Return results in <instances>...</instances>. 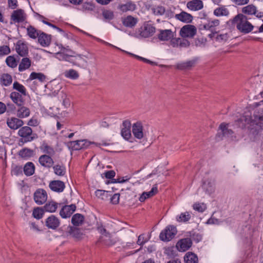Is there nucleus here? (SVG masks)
Listing matches in <instances>:
<instances>
[{
  "mask_svg": "<svg viewBox=\"0 0 263 263\" xmlns=\"http://www.w3.org/2000/svg\"><path fill=\"white\" fill-rule=\"evenodd\" d=\"M197 61L198 58H196L190 61L181 62L176 65V68L181 70H190L195 66Z\"/></svg>",
  "mask_w": 263,
  "mask_h": 263,
  "instance_id": "nucleus-19",
  "label": "nucleus"
},
{
  "mask_svg": "<svg viewBox=\"0 0 263 263\" xmlns=\"http://www.w3.org/2000/svg\"><path fill=\"white\" fill-rule=\"evenodd\" d=\"M35 166L31 162H27L24 167V172L27 176L32 175L34 173Z\"/></svg>",
  "mask_w": 263,
  "mask_h": 263,
  "instance_id": "nucleus-38",
  "label": "nucleus"
},
{
  "mask_svg": "<svg viewBox=\"0 0 263 263\" xmlns=\"http://www.w3.org/2000/svg\"><path fill=\"white\" fill-rule=\"evenodd\" d=\"M41 31L31 25L27 28V35L32 39H36L38 37Z\"/></svg>",
  "mask_w": 263,
  "mask_h": 263,
  "instance_id": "nucleus-37",
  "label": "nucleus"
},
{
  "mask_svg": "<svg viewBox=\"0 0 263 263\" xmlns=\"http://www.w3.org/2000/svg\"><path fill=\"white\" fill-rule=\"evenodd\" d=\"M60 224V221L59 218L53 215L49 216L45 221V226L48 229L52 230L57 229Z\"/></svg>",
  "mask_w": 263,
  "mask_h": 263,
  "instance_id": "nucleus-15",
  "label": "nucleus"
},
{
  "mask_svg": "<svg viewBox=\"0 0 263 263\" xmlns=\"http://www.w3.org/2000/svg\"><path fill=\"white\" fill-rule=\"evenodd\" d=\"M156 31V28L148 22H145L139 30V35L143 37L152 36Z\"/></svg>",
  "mask_w": 263,
  "mask_h": 263,
  "instance_id": "nucleus-6",
  "label": "nucleus"
},
{
  "mask_svg": "<svg viewBox=\"0 0 263 263\" xmlns=\"http://www.w3.org/2000/svg\"><path fill=\"white\" fill-rule=\"evenodd\" d=\"M148 240V239L145 238L144 234H143L139 236L137 243L138 245L142 246Z\"/></svg>",
  "mask_w": 263,
  "mask_h": 263,
  "instance_id": "nucleus-59",
  "label": "nucleus"
},
{
  "mask_svg": "<svg viewBox=\"0 0 263 263\" xmlns=\"http://www.w3.org/2000/svg\"><path fill=\"white\" fill-rule=\"evenodd\" d=\"M138 23L137 18L134 17L131 15H128L122 18V23L126 27L133 28Z\"/></svg>",
  "mask_w": 263,
  "mask_h": 263,
  "instance_id": "nucleus-27",
  "label": "nucleus"
},
{
  "mask_svg": "<svg viewBox=\"0 0 263 263\" xmlns=\"http://www.w3.org/2000/svg\"><path fill=\"white\" fill-rule=\"evenodd\" d=\"M197 33V28L194 25L187 24L183 26L179 31L180 35L183 38H193Z\"/></svg>",
  "mask_w": 263,
  "mask_h": 263,
  "instance_id": "nucleus-4",
  "label": "nucleus"
},
{
  "mask_svg": "<svg viewBox=\"0 0 263 263\" xmlns=\"http://www.w3.org/2000/svg\"><path fill=\"white\" fill-rule=\"evenodd\" d=\"M54 173L59 176H63L66 173L65 167L59 164L54 165L53 167Z\"/></svg>",
  "mask_w": 263,
  "mask_h": 263,
  "instance_id": "nucleus-48",
  "label": "nucleus"
},
{
  "mask_svg": "<svg viewBox=\"0 0 263 263\" xmlns=\"http://www.w3.org/2000/svg\"><path fill=\"white\" fill-rule=\"evenodd\" d=\"M58 204L54 201H50L45 204L44 209L46 212L50 213L54 212L58 208Z\"/></svg>",
  "mask_w": 263,
  "mask_h": 263,
  "instance_id": "nucleus-47",
  "label": "nucleus"
},
{
  "mask_svg": "<svg viewBox=\"0 0 263 263\" xmlns=\"http://www.w3.org/2000/svg\"><path fill=\"white\" fill-rule=\"evenodd\" d=\"M177 232L176 228L169 225L160 234V239L162 241H168L172 240Z\"/></svg>",
  "mask_w": 263,
  "mask_h": 263,
  "instance_id": "nucleus-3",
  "label": "nucleus"
},
{
  "mask_svg": "<svg viewBox=\"0 0 263 263\" xmlns=\"http://www.w3.org/2000/svg\"><path fill=\"white\" fill-rule=\"evenodd\" d=\"M10 53V49L8 46H0V57L7 55Z\"/></svg>",
  "mask_w": 263,
  "mask_h": 263,
  "instance_id": "nucleus-56",
  "label": "nucleus"
},
{
  "mask_svg": "<svg viewBox=\"0 0 263 263\" xmlns=\"http://www.w3.org/2000/svg\"><path fill=\"white\" fill-rule=\"evenodd\" d=\"M12 81V76L8 73H3L0 76V84L3 86H10Z\"/></svg>",
  "mask_w": 263,
  "mask_h": 263,
  "instance_id": "nucleus-30",
  "label": "nucleus"
},
{
  "mask_svg": "<svg viewBox=\"0 0 263 263\" xmlns=\"http://www.w3.org/2000/svg\"><path fill=\"white\" fill-rule=\"evenodd\" d=\"M67 232L72 237L76 239H81L83 235L80 229L71 226L68 227Z\"/></svg>",
  "mask_w": 263,
  "mask_h": 263,
  "instance_id": "nucleus-31",
  "label": "nucleus"
},
{
  "mask_svg": "<svg viewBox=\"0 0 263 263\" xmlns=\"http://www.w3.org/2000/svg\"><path fill=\"white\" fill-rule=\"evenodd\" d=\"M136 8V5L135 4L131 3L128 2L124 5H123L121 6V9L123 11H126L128 10H134Z\"/></svg>",
  "mask_w": 263,
  "mask_h": 263,
  "instance_id": "nucleus-54",
  "label": "nucleus"
},
{
  "mask_svg": "<svg viewBox=\"0 0 263 263\" xmlns=\"http://www.w3.org/2000/svg\"><path fill=\"white\" fill-rule=\"evenodd\" d=\"M193 209L200 212H203L206 209V206L204 203H195L194 204Z\"/></svg>",
  "mask_w": 263,
  "mask_h": 263,
  "instance_id": "nucleus-58",
  "label": "nucleus"
},
{
  "mask_svg": "<svg viewBox=\"0 0 263 263\" xmlns=\"http://www.w3.org/2000/svg\"><path fill=\"white\" fill-rule=\"evenodd\" d=\"M37 38L39 44L43 47H48L51 43V35L42 31Z\"/></svg>",
  "mask_w": 263,
  "mask_h": 263,
  "instance_id": "nucleus-24",
  "label": "nucleus"
},
{
  "mask_svg": "<svg viewBox=\"0 0 263 263\" xmlns=\"http://www.w3.org/2000/svg\"><path fill=\"white\" fill-rule=\"evenodd\" d=\"M76 206L74 204L65 205L61 210L60 214L62 218L69 217L76 211Z\"/></svg>",
  "mask_w": 263,
  "mask_h": 263,
  "instance_id": "nucleus-20",
  "label": "nucleus"
},
{
  "mask_svg": "<svg viewBox=\"0 0 263 263\" xmlns=\"http://www.w3.org/2000/svg\"><path fill=\"white\" fill-rule=\"evenodd\" d=\"M186 7L192 11H198L203 7V3L201 0H192L186 4Z\"/></svg>",
  "mask_w": 263,
  "mask_h": 263,
  "instance_id": "nucleus-23",
  "label": "nucleus"
},
{
  "mask_svg": "<svg viewBox=\"0 0 263 263\" xmlns=\"http://www.w3.org/2000/svg\"><path fill=\"white\" fill-rule=\"evenodd\" d=\"M254 122H256V125L260 128H263V110L258 115H255Z\"/></svg>",
  "mask_w": 263,
  "mask_h": 263,
  "instance_id": "nucleus-52",
  "label": "nucleus"
},
{
  "mask_svg": "<svg viewBox=\"0 0 263 263\" xmlns=\"http://www.w3.org/2000/svg\"><path fill=\"white\" fill-rule=\"evenodd\" d=\"M220 21L218 19L210 20L203 24V28L205 30H213L215 27L219 26Z\"/></svg>",
  "mask_w": 263,
  "mask_h": 263,
  "instance_id": "nucleus-33",
  "label": "nucleus"
},
{
  "mask_svg": "<svg viewBox=\"0 0 263 263\" xmlns=\"http://www.w3.org/2000/svg\"><path fill=\"white\" fill-rule=\"evenodd\" d=\"M69 53V56L68 59H66V61L72 63L73 65L77 66L80 67H83L86 63V61L83 58L81 55L76 57L73 59V56Z\"/></svg>",
  "mask_w": 263,
  "mask_h": 263,
  "instance_id": "nucleus-16",
  "label": "nucleus"
},
{
  "mask_svg": "<svg viewBox=\"0 0 263 263\" xmlns=\"http://www.w3.org/2000/svg\"><path fill=\"white\" fill-rule=\"evenodd\" d=\"M174 32L171 29H160L157 34L158 39L161 41H170L174 36Z\"/></svg>",
  "mask_w": 263,
  "mask_h": 263,
  "instance_id": "nucleus-14",
  "label": "nucleus"
},
{
  "mask_svg": "<svg viewBox=\"0 0 263 263\" xmlns=\"http://www.w3.org/2000/svg\"><path fill=\"white\" fill-rule=\"evenodd\" d=\"M121 51H122V52H124L135 58H136L137 59L139 60H140V61H142L145 63H148L152 65H157V63L156 62H153V61H151L146 58H143L142 57H140L139 55H136L135 54H133V53H132L130 52H129L128 51H125L124 50H122L121 49L120 50Z\"/></svg>",
  "mask_w": 263,
  "mask_h": 263,
  "instance_id": "nucleus-46",
  "label": "nucleus"
},
{
  "mask_svg": "<svg viewBox=\"0 0 263 263\" xmlns=\"http://www.w3.org/2000/svg\"><path fill=\"white\" fill-rule=\"evenodd\" d=\"M214 181L212 179L205 180L202 184V188L208 194H211L214 191L215 185Z\"/></svg>",
  "mask_w": 263,
  "mask_h": 263,
  "instance_id": "nucleus-29",
  "label": "nucleus"
},
{
  "mask_svg": "<svg viewBox=\"0 0 263 263\" xmlns=\"http://www.w3.org/2000/svg\"><path fill=\"white\" fill-rule=\"evenodd\" d=\"M185 263H198V257L197 255L192 252L187 253L184 257Z\"/></svg>",
  "mask_w": 263,
  "mask_h": 263,
  "instance_id": "nucleus-44",
  "label": "nucleus"
},
{
  "mask_svg": "<svg viewBox=\"0 0 263 263\" xmlns=\"http://www.w3.org/2000/svg\"><path fill=\"white\" fill-rule=\"evenodd\" d=\"M73 51L70 49L63 47L61 45V51L58 52L57 54L59 55V59L60 60L65 61L66 59H68L69 56V53H72Z\"/></svg>",
  "mask_w": 263,
  "mask_h": 263,
  "instance_id": "nucleus-35",
  "label": "nucleus"
},
{
  "mask_svg": "<svg viewBox=\"0 0 263 263\" xmlns=\"http://www.w3.org/2000/svg\"><path fill=\"white\" fill-rule=\"evenodd\" d=\"M157 192L158 189L157 186H154L149 192L144 193L146 194L145 195L146 197L148 198L155 195Z\"/></svg>",
  "mask_w": 263,
  "mask_h": 263,
  "instance_id": "nucleus-61",
  "label": "nucleus"
},
{
  "mask_svg": "<svg viewBox=\"0 0 263 263\" xmlns=\"http://www.w3.org/2000/svg\"><path fill=\"white\" fill-rule=\"evenodd\" d=\"M7 124L11 129L16 130L24 125V122L18 118L11 117L7 119Z\"/></svg>",
  "mask_w": 263,
  "mask_h": 263,
  "instance_id": "nucleus-13",
  "label": "nucleus"
},
{
  "mask_svg": "<svg viewBox=\"0 0 263 263\" xmlns=\"http://www.w3.org/2000/svg\"><path fill=\"white\" fill-rule=\"evenodd\" d=\"M90 144H95L98 146L97 143L91 142L87 140H81L71 141L68 143V145L73 151H78L83 148H87Z\"/></svg>",
  "mask_w": 263,
  "mask_h": 263,
  "instance_id": "nucleus-5",
  "label": "nucleus"
},
{
  "mask_svg": "<svg viewBox=\"0 0 263 263\" xmlns=\"http://www.w3.org/2000/svg\"><path fill=\"white\" fill-rule=\"evenodd\" d=\"M23 96V95L16 91H12L10 95L11 100L18 106H21L24 103Z\"/></svg>",
  "mask_w": 263,
  "mask_h": 263,
  "instance_id": "nucleus-28",
  "label": "nucleus"
},
{
  "mask_svg": "<svg viewBox=\"0 0 263 263\" xmlns=\"http://www.w3.org/2000/svg\"><path fill=\"white\" fill-rule=\"evenodd\" d=\"M213 13L214 15L219 17L222 16H228L229 14V10L224 6H222L216 8Z\"/></svg>",
  "mask_w": 263,
  "mask_h": 263,
  "instance_id": "nucleus-36",
  "label": "nucleus"
},
{
  "mask_svg": "<svg viewBox=\"0 0 263 263\" xmlns=\"http://www.w3.org/2000/svg\"><path fill=\"white\" fill-rule=\"evenodd\" d=\"M13 89L17 91L20 94L23 95L24 96L27 95L26 89L22 84H20L17 81H15L13 84Z\"/></svg>",
  "mask_w": 263,
  "mask_h": 263,
  "instance_id": "nucleus-45",
  "label": "nucleus"
},
{
  "mask_svg": "<svg viewBox=\"0 0 263 263\" xmlns=\"http://www.w3.org/2000/svg\"><path fill=\"white\" fill-rule=\"evenodd\" d=\"M46 76L42 73H36L35 72H32L29 77L30 80H34V79H37L40 82H44L45 80Z\"/></svg>",
  "mask_w": 263,
  "mask_h": 263,
  "instance_id": "nucleus-50",
  "label": "nucleus"
},
{
  "mask_svg": "<svg viewBox=\"0 0 263 263\" xmlns=\"http://www.w3.org/2000/svg\"><path fill=\"white\" fill-rule=\"evenodd\" d=\"M63 74L65 78L71 80H77L80 76L79 72L73 69L65 70Z\"/></svg>",
  "mask_w": 263,
  "mask_h": 263,
  "instance_id": "nucleus-34",
  "label": "nucleus"
},
{
  "mask_svg": "<svg viewBox=\"0 0 263 263\" xmlns=\"http://www.w3.org/2000/svg\"><path fill=\"white\" fill-rule=\"evenodd\" d=\"M18 155L23 158L28 159L33 156L34 152L32 149L28 148H24L20 151Z\"/></svg>",
  "mask_w": 263,
  "mask_h": 263,
  "instance_id": "nucleus-43",
  "label": "nucleus"
},
{
  "mask_svg": "<svg viewBox=\"0 0 263 263\" xmlns=\"http://www.w3.org/2000/svg\"><path fill=\"white\" fill-rule=\"evenodd\" d=\"M105 176L106 178L111 179L115 177L116 173L114 171H108L104 173Z\"/></svg>",
  "mask_w": 263,
  "mask_h": 263,
  "instance_id": "nucleus-64",
  "label": "nucleus"
},
{
  "mask_svg": "<svg viewBox=\"0 0 263 263\" xmlns=\"http://www.w3.org/2000/svg\"><path fill=\"white\" fill-rule=\"evenodd\" d=\"M6 62L7 65L11 68H15L17 66V62L13 56H9L6 58Z\"/></svg>",
  "mask_w": 263,
  "mask_h": 263,
  "instance_id": "nucleus-53",
  "label": "nucleus"
},
{
  "mask_svg": "<svg viewBox=\"0 0 263 263\" xmlns=\"http://www.w3.org/2000/svg\"><path fill=\"white\" fill-rule=\"evenodd\" d=\"M30 109L25 107L21 106L17 111V116L20 118H25L28 117L30 115Z\"/></svg>",
  "mask_w": 263,
  "mask_h": 263,
  "instance_id": "nucleus-42",
  "label": "nucleus"
},
{
  "mask_svg": "<svg viewBox=\"0 0 263 263\" xmlns=\"http://www.w3.org/2000/svg\"><path fill=\"white\" fill-rule=\"evenodd\" d=\"M49 187L52 191L61 193L64 191L65 185L64 182L62 181L53 180L50 182Z\"/></svg>",
  "mask_w": 263,
  "mask_h": 263,
  "instance_id": "nucleus-17",
  "label": "nucleus"
},
{
  "mask_svg": "<svg viewBox=\"0 0 263 263\" xmlns=\"http://www.w3.org/2000/svg\"><path fill=\"white\" fill-rule=\"evenodd\" d=\"M120 199V194H115L110 198L111 202L112 204H118L119 202Z\"/></svg>",
  "mask_w": 263,
  "mask_h": 263,
  "instance_id": "nucleus-63",
  "label": "nucleus"
},
{
  "mask_svg": "<svg viewBox=\"0 0 263 263\" xmlns=\"http://www.w3.org/2000/svg\"><path fill=\"white\" fill-rule=\"evenodd\" d=\"M232 23L236 25L237 29L243 34L251 32L254 26L248 21L246 15L239 13L236 15L232 20Z\"/></svg>",
  "mask_w": 263,
  "mask_h": 263,
  "instance_id": "nucleus-1",
  "label": "nucleus"
},
{
  "mask_svg": "<svg viewBox=\"0 0 263 263\" xmlns=\"http://www.w3.org/2000/svg\"><path fill=\"white\" fill-rule=\"evenodd\" d=\"M26 14L24 10L17 9L13 11L11 15V21L14 23L24 22L26 19Z\"/></svg>",
  "mask_w": 263,
  "mask_h": 263,
  "instance_id": "nucleus-9",
  "label": "nucleus"
},
{
  "mask_svg": "<svg viewBox=\"0 0 263 263\" xmlns=\"http://www.w3.org/2000/svg\"><path fill=\"white\" fill-rule=\"evenodd\" d=\"M121 134L126 140H128L131 137V123L129 120H125L122 122L121 126Z\"/></svg>",
  "mask_w": 263,
  "mask_h": 263,
  "instance_id": "nucleus-12",
  "label": "nucleus"
},
{
  "mask_svg": "<svg viewBox=\"0 0 263 263\" xmlns=\"http://www.w3.org/2000/svg\"><path fill=\"white\" fill-rule=\"evenodd\" d=\"M228 124L225 123H222L219 126V129L221 130L223 136H228L232 134L233 131L228 128Z\"/></svg>",
  "mask_w": 263,
  "mask_h": 263,
  "instance_id": "nucleus-51",
  "label": "nucleus"
},
{
  "mask_svg": "<svg viewBox=\"0 0 263 263\" xmlns=\"http://www.w3.org/2000/svg\"><path fill=\"white\" fill-rule=\"evenodd\" d=\"M241 11L243 14L254 15L258 18L263 17V12L258 11L257 7L253 4H250L243 7Z\"/></svg>",
  "mask_w": 263,
  "mask_h": 263,
  "instance_id": "nucleus-7",
  "label": "nucleus"
},
{
  "mask_svg": "<svg viewBox=\"0 0 263 263\" xmlns=\"http://www.w3.org/2000/svg\"><path fill=\"white\" fill-rule=\"evenodd\" d=\"M170 45L174 48H186L190 46V43L185 39L174 36L170 40Z\"/></svg>",
  "mask_w": 263,
  "mask_h": 263,
  "instance_id": "nucleus-8",
  "label": "nucleus"
},
{
  "mask_svg": "<svg viewBox=\"0 0 263 263\" xmlns=\"http://www.w3.org/2000/svg\"><path fill=\"white\" fill-rule=\"evenodd\" d=\"M84 220V216L79 213L73 215L71 218V222L74 226H81L83 223Z\"/></svg>",
  "mask_w": 263,
  "mask_h": 263,
  "instance_id": "nucleus-39",
  "label": "nucleus"
},
{
  "mask_svg": "<svg viewBox=\"0 0 263 263\" xmlns=\"http://www.w3.org/2000/svg\"><path fill=\"white\" fill-rule=\"evenodd\" d=\"M40 122L36 118H32L28 121L27 124L31 126H36Z\"/></svg>",
  "mask_w": 263,
  "mask_h": 263,
  "instance_id": "nucleus-62",
  "label": "nucleus"
},
{
  "mask_svg": "<svg viewBox=\"0 0 263 263\" xmlns=\"http://www.w3.org/2000/svg\"><path fill=\"white\" fill-rule=\"evenodd\" d=\"M175 18L184 23H190L192 22L193 17L185 11H182L180 13L176 14L174 16Z\"/></svg>",
  "mask_w": 263,
  "mask_h": 263,
  "instance_id": "nucleus-21",
  "label": "nucleus"
},
{
  "mask_svg": "<svg viewBox=\"0 0 263 263\" xmlns=\"http://www.w3.org/2000/svg\"><path fill=\"white\" fill-rule=\"evenodd\" d=\"M191 217V214L188 212L181 213L176 217V220L178 222H186Z\"/></svg>",
  "mask_w": 263,
  "mask_h": 263,
  "instance_id": "nucleus-41",
  "label": "nucleus"
},
{
  "mask_svg": "<svg viewBox=\"0 0 263 263\" xmlns=\"http://www.w3.org/2000/svg\"><path fill=\"white\" fill-rule=\"evenodd\" d=\"M47 199V193L43 189H38L34 193V201L39 205L44 203L46 201Z\"/></svg>",
  "mask_w": 263,
  "mask_h": 263,
  "instance_id": "nucleus-11",
  "label": "nucleus"
},
{
  "mask_svg": "<svg viewBox=\"0 0 263 263\" xmlns=\"http://www.w3.org/2000/svg\"><path fill=\"white\" fill-rule=\"evenodd\" d=\"M31 61L29 59L27 58H23L19 64L18 70L20 71H23L28 69L31 66Z\"/></svg>",
  "mask_w": 263,
  "mask_h": 263,
  "instance_id": "nucleus-40",
  "label": "nucleus"
},
{
  "mask_svg": "<svg viewBox=\"0 0 263 263\" xmlns=\"http://www.w3.org/2000/svg\"><path fill=\"white\" fill-rule=\"evenodd\" d=\"M32 215L34 218L40 219L43 217V211L41 208H36L34 209Z\"/></svg>",
  "mask_w": 263,
  "mask_h": 263,
  "instance_id": "nucleus-55",
  "label": "nucleus"
},
{
  "mask_svg": "<svg viewBox=\"0 0 263 263\" xmlns=\"http://www.w3.org/2000/svg\"><path fill=\"white\" fill-rule=\"evenodd\" d=\"M102 15L104 19L106 20H111L114 18V13L110 10H104L102 12Z\"/></svg>",
  "mask_w": 263,
  "mask_h": 263,
  "instance_id": "nucleus-57",
  "label": "nucleus"
},
{
  "mask_svg": "<svg viewBox=\"0 0 263 263\" xmlns=\"http://www.w3.org/2000/svg\"><path fill=\"white\" fill-rule=\"evenodd\" d=\"M18 135L24 142H31L36 138V135L33 133L31 128L27 126L22 127L18 131Z\"/></svg>",
  "mask_w": 263,
  "mask_h": 263,
  "instance_id": "nucleus-2",
  "label": "nucleus"
},
{
  "mask_svg": "<svg viewBox=\"0 0 263 263\" xmlns=\"http://www.w3.org/2000/svg\"><path fill=\"white\" fill-rule=\"evenodd\" d=\"M192 241L190 238L182 239L177 243V247L179 251H185L192 246Z\"/></svg>",
  "mask_w": 263,
  "mask_h": 263,
  "instance_id": "nucleus-22",
  "label": "nucleus"
},
{
  "mask_svg": "<svg viewBox=\"0 0 263 263\" xmlns=\"http://www.w3.org/2000/svg\"><path fill=\"white\" fill-rule=\"evenodd\" d=\"M254 122H255L254 121H252L251 118L250 116H243L239 120L236 121L237 125L241 128H244L247 124Z\"/></svg>",
  "mask_w": 263,
  "mask_h": 263,
  "instance_id": "nucleus-32",
  "label": "nucleus"
},
{
  "mask_svg": "<svg viewBox=\"0 0 263 263\" xmlns=\"http://www.w3.org/2000/svg\"><path fill=\"white\" fill-rule=\"evenodd\" d=\"M39 162L41 165L46 168L51 167L54 164V161L51 156L47 155H42L40 156Z\"/></svg>",
  "mask_w": 263,
  "mask_h": 263,
  "instance_id": "nucleus-18",
  "label": "nucleus"
},
{
  "mask_svg": "<svg viewBox=\"0 0 263 263\" xmlns=\"http://www.w3.org/2000/svg\"><path fill=\"white\" fill-rule=\"evenodd\" d=\"M151 10L153 13L156 15H162L165 11L164 7L160 5L152 7L151 8Z\"/></svg>",
  "mask_w": 263,
  "mask_h": 263,
  "instance_id": "nucleus-49",
  "label": "nucleus"
},
{
  "mask_svg": "<svg viewBox=\"0 0 263 263\" xmlns=\"http://www.w3.org/2000/svg\"><path fill=\"white\" fill-rule=\"evenodd\" d=\"M40 149L41 152L44 153V155H47L50 156H54L55 151L53 147L48 145L46 142H43L40 146Z\"/></svg>",
  "mask_w": 263,
  "mask_h": 263,
  "instance_id": "nucleus-26",
  "label": "nucleus"
},
{
  "mask_svg": "<svg viewBox=\"0 0 263 263\" xmlns=\"http://www.w3.org/2000/svg\"><path fill=\"white\" fill-rule=\"evenodd\" d=\"M132 132L134 137L138 139H142L145 135L142 124L140 122H137L133 124Z\"/></svg>",
  "mask_w": 263,
  "mask_h": 263,
  "instance_id": "nucleus-10",
  "label": "nucleus"
},
{
  "mask_svg": "<svg viewBox=\"0 0 263 263\" xmlns=\"http://www.w3.org/2000/svg\"><path fill=\"white\" fill-rule=\"evenodd\" d=\"M228 38L229 35L228 33L217 34L216 37V40L219 42L226 41Z\"/></svg>",
  "mask_w": 263,
  "mask_h": 263,
  "instance_id": "nucleus-60",
  "label": "nucleus"
},
{
  "mask_svg": "<svg viewBox=\"0 0 263 263\" xmlns=\"http://www.w3.org/2000/svg\"><path fill=\"white\" fill-rule=\"evenodd\" d=\"M15 49L17 53L21 57H25L28 53L27 45L21 41L17 42Z\"/></svg>",
  "mask_w": 263,
  "mask_h": 263,
  "instance_id": "nucleus-25",
  "label": "nucleus"
}]
</instances>
